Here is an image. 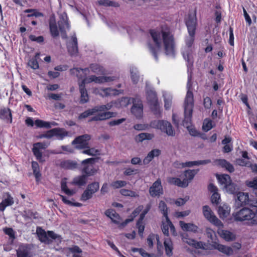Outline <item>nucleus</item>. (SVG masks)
<instances>
[{
    "label": "nucleus",
    "instance_id": "obj_1",
    "mask_svg": "<svg viewBox=\"0 0 257 257\" xmlns=\"http://www.w3.org/2000/svg\"><path fill=\"white\" fill-rule=\"evenodd\" d=\"M147 45L150 52L158 60V54L164 48L166 55L173 56L175 52L174 38L172 33H148Z\"/></svg>",
    "mask_w": 257,
    "mask_h": 257
},
{
    "label": "nucleus",
    "instance_id": "obj_2",
    "mask_svg": "<svg viewBox=\"0 0 257 257\" xmlns=\"http://www.w3.org/2000/svg\"><path fill=\"white\" fill-rule=\"evenodd\" d=\"M191 76H188L187 87L188 91L184 101V119L183 121V125L185 126L190 135L194 137L198 136L199 132L191 124V120L194 106L193 94L190 91Z\"/></svg>",
    "mask_w": 257,
    "mask_h": 257
},
{
    "label": "nucleus",
    "instance_id": "obj_3",
    "mask_svg": "<svg viewBox=\"0 0 257 257\" xmlns=\"http://www.w3.org/2000/svg\"><path fill=\"white\" fill-rule=\"evenodd\" d=\"M117 78V77L116 76H97L96 75H89L88 77H85L82 79H79L78 84L81 94L80 102L82 103H84L88 100V95L85 88V85L86 84L94 82L97 84H101L115 81Z\"/></svg>",
    "mask_w": 257,
    "mask_h": 257
},
{
    "label": "nucleus",
    "instance_id": "obj_4",
    "mask_svg": "<svg viewBox=\"0 0 257 257\" xmlns=\"http://www.w3.org/2000/svg\"><path fill=\"white\" fill-rule=\"evenodd\" d=\"M70 72L71 75H76L78 79H82L87 77V75L90 73L103 75L105 73V69L100 64L94 63L90 64L88 68L85 69L73 68L70 70Z\"/></svg>",
    "mask_w": 257,
    "mask_h": 257
},
{
    "label": "nucleus",
    "instance_id": "obj_5",
    "mask_svg": "<svg viewBox=\"0 0 257 257\" xmlns=\"http://www.w3.org/2000/svg\"><path fill=\"white\" fill-rule=\"evenodd\" d=\"M235 220L247 221L250 225H257V208L251 209L244 207L233 213Z\"/></svg>",
    "mask_w": 257,
    "mask_h": 257
},
{
    "label": "nucleus",
    "instance_id": "obj_6",
    "mask_svg": "<svg viewBox=\"0 0 257 257\" xmlns=\"http://www.w3.org/2000/svg\"><path fill=\"white\" fill-rule=\"evenodd\" d=\"M113 106L115 107V101L109 102L105 105L95 106L97 114L91 118V120H103L116 116V113L108 111Z\"/></svg>",
    "mask_w": 257,
    "mask_h": 257
},
{
    "label": "nucleus",
    "instance_id": "obj_7",
    "mask_svg": "<svg viewBox=\"0 0 257 257\" xmlns=\"http://www.w3.org/2000/svg\"><path fill=\"white\" fill-rule=\"evenodd\" d=\"M49 26L50 32H66L70 30V25L65 13L60 16V20L57 24L54 19L51 18L49 22Z\"/></svg>",
    "mask_w": 257,
    "mask_h": 257
},
{
    "label": "nucleus",
    "instance_id": "obj_8",
    "mask_svg": "<svg viewBox=\"0 0 257 257\" xmlns=\"http://www.w3.org/2000/svg\"><path fill=\"white\" fill-rule=\"evenodd\" d=\"M62 37L66 42L67 51L72 57H76L78 54L77 39L75 34L71 33L67 36V33H62Z\"/></svg>",
    "mask_w": 257,
    "mask_h": 257
},
{
    "label": "nucleus",
    "instance_id": "obj_9",
    "mask_svg": "<svg viewBox=\"0 0 257 257\" xmlns=\"http://www.w3.org/2000/svg\"><path fill=\"white\" fill-rule=\"evenodd\" d=\"M195 33H188L186 36L185 42L187 47L183 49L182 51V54L184 59L188 61V67L192 66V49L191 46L194 42Z\"/></svg>",
    "mask_w": 257,
    "mask_h": 257
},
{
    "label": "nucleus",
    "instance_id": "obj_10",
    "mask_svg": "<svg viewBox=\"0 0 257 257\" xmlns=\"http://www.w3.org/2000/svg\"><path fill=\"white\" fill-rule=\"evenodd\" d=\"M151 126L152 127L160 130L168 136H174L175 135V131L173 130L171 124L167 121L155 120L151 122Z\"/></svg>",
    "mask_w": 257,
    "mask_h": 257
},
{
    "label": "nucleus",
    "instance_id": "obj_11",
    "mask_svg": "<svg viewBox=\"0 0 257 257\" xmlns=\"http://www.w3.org/2000/svg\"><path fill=\"white\" fill-rule=\"evenodd\" d=\"M203 214L204 217L209 222L218 228H223V223L216 216L211 209L207 205H205L202 207Z\"/></svg>",
    "mask_w": 257,
    "mask_h": 257
},
{
    "label": "nucleus",
    "instance_id": "obj_12",
    "mask_svg": "<svg viewBox=\"0 0 257 257\" xmlns=\"http://www.w3.org/2000/svg\"><path fill=\"white\" fill-rule=\"evenodd\" d=\"M217 249L219 251L228 255H231L233 254V249L228 246L219 243L217 242H212V243L206 242L205 250Z\"/></svg>",
    "mask_w": 257,
    "mask_h": 257
},
{
    "label": "nucleus",
    "instance_id": "obj_13",
    "mask_svg": "<svg viewBox=\"0 0 257 257\" xmlns=\"http://www.w3.org/2000/svg\"><path fill=\"white\" fill-rule=\"evenodd\" d=\"M147 242L150 248H152L154 245L157 244L158 256H160L163 254L164 248L158 234L154 233L149 234L147 237Z\"/></svg>",
    "mask_w": 257,
    "mask_h": 257
},
{
    "label": "nucleus",
    "instance_id": "obj_14",
    "mask_svg": "<svg viewBox=\"0 0 257 257\" xmlns=\"http://www.w3.org/2000/svg\"><path fill=\"white\" fill-rule=\"evenodd\" d=\"M147 98L148 103L150 105L152 109L155 113H157L158 109V102L155 92L150 88H149L148 83H146Z\"/></svg>",
    "mask_w": 257,
    "mask_h": 257
},
{
    "label": "nucleus",
    "instance_id": "obj_15",
    "mask_svg": "<svg viewBox=\"0 0 257 257\" xmlns=\"http://www.w3.org/2000/svg\"><path fill=\"white\" fill-rule=\"evenodd\" d=\"M99 188V184L98 182H93L89 184L82 194L81 200L85 201L90 199L93 195L98 190Z\"/></svg>",
    "mask_w": 257,
    "mask_h": 257
},
{
    "label": "nucleus",
    "instance_id": "obj_16",
    "mask_svg": "<svg viewBox=\"0 0 257 257\" xmlns=\"http://www.w3.org/2000/svg\"><path fill=\"white\" fill-rule=\"evenodd\" d=\"M185 24L188 32H195L197 25V19L195 11L189 12L185 18Z\"/></svg>",
    "mask_w": 257,
    "mask_h": 257
},
{
    "label": "nucleus",
    "instance_id": "obj_17",
    "mask_svg": "<svg viewBox=\"0 0 257 257\" xmlns=\"http://www.w3.org/2000/svg\"><path fill=\"white\" fill-rule=\"evenodd\" d=\"M182 240L183 242L188 244L189 245L195 248H200L205 250L206 247V242L202 241H197L189 237L188 234L183 233L181 235Z\"/></svg>",
    "mask_w": 257,
    "mask_h": 257
},
{
    "label": "nucleus",
    "instance_id": "obj_18",
    "mask_svg": "<svg viewBox=\"0 0 257 257\" xmlns=\"http://www.w3.org/2000/svg\"><path fill=\"white\" fill-rule=\"evenodd\" d=\"M95 159L89 158L82 161L83 165L82 172L87 175H92L96 172V170L93 167V163Z\"/></svg>",
    "mask_w": 257,
    "mask_h": 257
},
{
    "label": "nucleus",
    "instance_id": "obj_19",
    "mask_svg": "<svg viewBox=\"0 0 257 257\" xmlns=\"http://www.w3.org/2000/svg\"><path fill=\"white\" fill-rule=\"evenodd\" d=\"M91 139L89 135H84L76 138L73 142L72 144L76 145V148L77 149L87 148L88 146V141Z\"/></svg>",
    "mask_w": 257,
    "mask_h": 257
},
{
    "label": "nucleus",
    "instance_id": "obj_20",
    "mask_svg": "<svg viewBox=\"0 0 257 257\" xmlns=\"http://www.w3.org/2000/svg\"><path fill=\"white\" fill-rule=\"evenodd\" d=\"M48 146V144L44 143H37L34 144L33 152L39 161L43 162L45 161L42 157L41 150L46 148Z\"/></svg>",
    "mask_w": 257,
    "mask_h": 257
},
{
    "label": "nucleus",
    "instance_id": "obj_21",
    "mask_svg": "<svg viewBox=\"0 0 257 257\" xmlns=\"http://www.w3.org/2000/svg\"><path fill=\"white\" fill-rule=\"evenodd\" d=\"M131 112L137 118L140 119L143 115V105L141 101L135 100L131 108Z\"/></svg>",
    "mask_w": 257,
    "mask_h": 257
},
{
    "label": "nucleus",
    "instance_id": "obj_22",
    "mask_svg": "<svg viewBox=\"0 0 257 257\" xmlns=\"http://www.w3.org/2000/svg\"><path fill=\"white\" fill-rule=\"evenodd\" d=\"M149 192L151 196H159L163 194V190L160 179L157 180L150 188Z\"/></svg>",
    "mask_w": 257,
    "mask_h": 257
},
{
    "label": "nucleus",
    "instance_id": "obj_23",
    "mask_svg": "<svg viewBox=\"0 0 257 257\" xmlns=\"http://www.w3.org/2000/svg\"><path fill=\"white\" fill-rule=\"evenodd\" d=\"M210 162L209 160L187 162L185 163H181L176 161L174 163V166L177 168H183L186 167H192L193 166H199L200 165L206 164Z\"/></svg>",
    "mask_w": 257,
    "mask_h": 257
},
{
    "label": "nucleus",
    "instance_id": "obj_24",
    "mask_svg": "<svg viewBox=\"0 0 257 257\" xmlns=\"http://www.w3.org/2000/svg\"><path fill=\"white\" fill-rule=\"evenodd\" d=\"M169 229H170L171 232L174 235L176 234L175 228L171 221L169 219L168 217H165V220L162 222V229L163 233L167 236H169Z\"/></svg>",
    "mask_w": 257,
    "mask_h": 257
},
{
    "label": "nucleus",
    "instance_id": "obj_25",
    "mask_svg": "<svg viewBox=\"0 0 257 257\" xmlns=\"http://www.w3.org/2000/svg\"><path fill=\"white\" fill-rule=\"evenodd\" d=\"M95 93H98L102 96H107L110 95H116L122 92L121 90H117L111 88L97 89L95 90Z\"/></svg>",
    "mask_w": 257,
    "mask_h": 257
},
{
    "label": "nucleus",
    "instance_id": "obj_26",
    "mask_svg": "<svg viewBox=\"0 0 257 257\" xmlns=\"http://www.w3.org/2000/svg\"><path fill=\"white\" fill-rule=\"evenodd\" d=\"M150 209V206L148 205L146 208L143 210V212L141 213L140 219L138 221L137 223V226L138 228V232L139 235L141 236H143V232L145 228V226L143 223V219L146 215V214L148 212L149 210Z\"/></svg>",
    "mask_w": 257,
    "mask_h": 257
},
{
    "label": "nucleus",
    "instance_id": "obj_27",
    "mask_svg": "<svg viewBox=\"0 0 257 257\" xmlns=\"http://www.w3.org/2000/svg\"><path fill=\"white\" fill-rule=\"evenodd\" d=\"M218 228L217 233L219 236L226 241H231L235 239V235L227 230L221 229Z\"/></svg>",
    "mask_w": 257,
    "mask_h": 257
},
{
    "label": "nucleus",
    "instance_id": "obj_28",
    "mask_svg": "<svg viewBox=\"0 0 257 257\" xmlns=\"http://www.w3.org/2000/svg\"><path fill=\"white\" fill-rule=\"evenodd\" d=\"M135 100L130 97H124L115 101V107L117 108H122L127 106Z\"/></svg>",
    "mask_w": 257,
    "mask_h": 257
},
{
    "label": "nucleus",
    "instance_id": "obj_29",
    "mask_svg": "<svg viewBox=\"0 0 257 257\" xmlns=\"http://www.w3.org/2000/svg\"><path fill=\"white\" fill-rule=\"evenodd\" d=\"M208 190L212 193L211 197V202L212 203L218 204L220 200V194L218 193V189L212 184H210L208 185Z\"/></svg>",
    "mask_w": 257,
    "mask_h": 257
},
{
    "label": "nucleus",
    "instance_id": "obj_30",
    "mask_svg": "<svg viewBox=\"0 0 257 257\" xmlns=\"http://www.w3.org/2000/svg\"><path fill=\"white\" fill-rule=\"evenodd\" d=\"M17 257H31L30 248L28 245H21L17 250Z\"/></svg>",
    "mask_w": 257,
    "mask_h": 257
},
{
    "label": "nucleus",
    "instance_id": "obj_31",
    "mask_svg": "<svg viewBox=\"0 0 257 257\" xmlns=\"http://www.w3.org/2000/svg\"><path fill=\"white\" fill-rule=\"evenodd\" d=\"M217 212L219 217L224 219L227 218L230 213V208L226 204H223L218 207Z\"/></svg>",
    "mask_w": 257,
    "mask_h": 257
},
{
    "label": "nucleus",
    "instance_id": "obj_32",
    "mask_svg": "<svg viewBox=\"0 0 257 257\" xmlns=\"http://www.w3.org/2000/svg\"><path fill=\"white\" fill-rule=\"evenodd\" d=\"M14 203V198L9 193L6 194V197L0 203V211H4L7 206H11Z\"/></svg>",
    "mask_w": 257,
    "mask_h": 257
},
{
    "label": "nucleus",
    "instance_id": "obj_33",
    "mask_svg": "<svg viewBox=\"0 0 257 257\" xmlns=\"http://www.w3.org/2000/svg\"><path fill=\"white\" fill-rule=\"evenodd\" d=\"M179 224L181 228L185 231L192 232L196 233L197 232L198 227L195 224L191 223H185L183 221H180Z\"/></svg>",
    "mask_w": 257,
    "mask_h": 257
},
{
    "label": "nucleus",
    "instance_id": "obj_34",
    "mask_svg": "<svg viewBox=\"0 0 257 257\" xmlns=\"http://www.w3.org/2000/svg\"><path fill=\"white\" fill-rule=\"evenodd\" d=\"M236 202L239 205H244L249 202V196L247 193L239 192L237 194Z\"/></svg>",
    "mask_w": 257,
    "mask_h": 257
},
{
    "label": "nucleus",
    "instance_id": "obj_35",
    "mask_svg": "<svg viewBox=\"0 0 257 257\" xmlns=\"http://www.w3.org/2000/svg\"><path fill=\"white\" fill-rule=\"evenodd\" d=\"M36 233L38 235L39 240L43 242L49 244L51 242V240L48 238V233L47 234L45 230L41 227H37Z\"/></svg>",
    "mask_w": 257,
    "mask_h": 257
},
{
    "label": "nucleus",
    "instance_id": "obj_36",
    "mask_svg": "<svg viewBox=\"0 0 257 257\" xmlns=\"http://www.w3.org/2000/svg\"><path fill=\"white\" fill-rule=\"evenodd\" d=\"M0 118L8 122L11 123L12 122V117L10 109L6 108L0 109Z\"/></svg>",
    "mask_w": 257,
    "mask_h": 257
},
{
    "label": "nucleus",
    "instance_id": "obj_37",
    "mask_svg": "<svg viewBox=\"0 0 257 257\" xmlns=\"http://www.w3.org/2000/svg\"><path fill=\"white\" fill-rule=\"evenodd\" d=\"M164 245L166 254L168 256L173 255V245L172 240L169 238H166L164 240Z\"/></svg>",
    "mask_w": 257,
    "mask_h": 257
},
{
    "label": "nucleus",
    "instance_id": "obj_38",
    "mask_svg": "<svg viewBox=\"0 0 257 257\" xmlns=\"http://www.w3.org/2000/svg\"><path fill=\"white\" fill-rule=\"evenodd\" d=\"M161 154V151L159 149H154L150 152L147 156L143 160L144 164H147L149 163L155 157L159 156Z\"/></svg>",
    "mask_w": 257,
    "mask_h": 257
},
{
    "label": "nucleus",
    "instance_id": "obj_39",
    "mask_svg": "<svg viewBox=\"0 0 257 257\" xmlns=\"http://www.w3.org/2000/svg\"><path fill=\"white\" fill-rule=\"evenodd\" d=\"M214 164L216 165L220 166L222 167L225 168L227 171H228L230 172H232L234 171V168L232 165L227 162L225 160H216L214 162Z\"/></svg>",
    "mask_w": 257,
    "mask_h": 257
},
{
    "label": "nucleus",
    "instance_id": "obj_40",
    "mask_svg": "<svg viewBox=\"0 0 257 257\" xmlns=\"http://www.w3.org/2000/svg\"><path fill=\"white\" fill-rule=\"evenodd\" d=\"M154 138V135L153 134L148 133H142L137 135L135 140L136 142L139 143L143 142L146 140H151Z\"/></svg>",
    "mask_w": 257,
    "mask_h": 257
},
{
    "label": "nucleus",
    "instance_id": "obj_41",
    "mask_svg": "<svg viewBox=\"0 0 257 257\" xmlns=\"http://www.w3.org/2000/svg\"><path fill=\"white\" fill-rule=\"evenodd\" d=\"M105 215L108 217L115 223L118 224L120 222L119 215L112 209H108L105 212Z\"/></svg>",
    "mask_w": 257,
    "mask_h": 257
},
{
    "label": "nucleus",
    "instance_id": "obj_42",
    "mask_svg": "<svg viewBox=\"0 0 257 257\" xmlns=\"http://www.w3.org/2000/svg\"><path fill=\"white\" fill-rule=\"evenodd\" d=\"M168 182L172 184L177 185L179 187H186L188 186V182L186 180L181 181L180 179L177 178H169Z\"/></svg>",
    "mask_w": 257,
    "mask_h": 257
},
{
    "label": "nucleus",
    "instance_id": "obj_43",
    "mask_svg": "<svg viewBox=\"0 0 257 257\" xmlns=\"http://www.w3.org/2000/svg\"><path fill=\"white\" fill-rule=\"evenodd\" d=\"M35 124L38 127H45L49 128L52 126L57 125V123L55 122L45 121L40 119H37L35 121Z\"/></svg>",
    "mask_w": 257,
    "mask_h": 257
},
{
    "label": "nucleus",
    "instance_id": "obj_44",
    "mask_svg": "<svg viewBox=\"0 0 257 257\" xmlns=\"http://www.w3.org/2000/svg\"><path fill=\"white\" fill-rule=\"evenodd\" d=\"M61 190L68 196L73 195L75 193V190L73 189H69L67 186V179L64 178L62 179L61 183Z\"/></svg>",
    "mask_w": 257,
    "mask_h": 257
},
{
    "label": "nucleus",
    "instance_id": "obj_45",
    "mask_svg": "<svg viewBox=\"0 0 257 257\" xmlns=\"http://www.w3.org/2000/svg\"><path fill=\"white\" fill-rule=\"evenodd\" d=\"M217 179L220 185L222 186L223 188L226 186V185L229 183H230L231 181L230 176L225 174L218 175Z\"/></svg>",
    "mask_w": 257,
    "mask_h": 257
},
{
    "label": "nucleus",
    "instance_id": "obj_46",
    "mask_svg": "<svg viewBox=\"0 0 257 257\" xmlns=\"http://www.w3.org/2000/svg\"><path fill=\"white\" fill-rule=\"evenodd\" d=\"M131 78L134 84H137L140 80L138 71L135 67L130 68Z\"/></svg>",
    "mask_w": 257,
    "mask_h": 257
},
{
    "label": "nucleus",
    "instance_id": "obj_47",
    "mask_svg": "<svg viewBox=\"0 0 257 257\" xmlns=\"http://www.w3.org/2000/svg\"><path fill=\"white\" fill-rule=\"evenodd\" d=\"M54 135L59 140H62L68 135V132L64 128H54Z\"/></svg>",
    "mask_w": 257,
    "mask_h": 257
},
{
    "label": "nucleus",
    "instance_id": "obj_48",
    "mask_svg": "<svg viewBox=\"0 0 257 257\" xmlns=\"http://www.w3.org/2000/svg\"><path fill=\"white\" fill-rule=\"evenodd\" d=\"M163 96L164 98L165 107L166 109L171 108L172 105V96L171 94L168 92H164Z\"/></svg>",
    "mask_w": 257,
    "mask_h": 257
},
{
    "label": "nucleus",
    "instance_id": "obj_49",
    "mask_svg": "<svg viewBox=\"0 0 257 257\" xmlns=\"http://www.w3.org/2000/svg\"><path fill=\"white\" fill-rule=\"evenodd\" d=\"M198 170H188L184 172V180H186L189 183L193 179L194 176L197 174Z\"/></svg>",
    "mask_w": 257,
    "mask_h": 257
},
{
    "label": "nucleus",
    "instance_id": "obj_50",
    "mask_svg": "<svg viewBox=\"0 0 257 257\" xmlns=\"http://www.w3.org/2000/svg\"><path fill=\"white\" fill-rule=\"evenodd\" d=\"M87 180L86 175H83L79 176L76 177L74 178L72 182V184L77 185L78 186H82L86 184Z\"/></svg>",
    "mask_w": 257,
    "mask_h": 257
},
{
    "label": "nucleus",
    "instance_id": "obj_51",
    "mask_svg": "<svg viewBox=\"0 0 257 257\" xmlns=\"http://www.w3.org/2000/svg\"><path fill=\"white\" fill-rule=\"evenodd\" d=\"M32 167L33 171V173L36 177V181H39L41 176L39 164L37 162L33 161L32 162Z\"/></svg>",
    "mask_w": 257,
    "mask_h": 257
},
{
    "label": "nucleus",
    "instance_id": "obj_52",
    "mask_svg": "<svg viewBox=\"0 0 257 257\" xmlns=\"http://www.w3.org/2000/svg\"><path fill=\"white\" fill-rule=\"evenodd\" d=\"M97 114L95 107L89 109L84 112L82 113L78 117L79 119L87 117L90 115L96 116Z\"/></svg>",
    "mask_w": 257,
    "mask_h": 257
},
{
    "label": "nucleus",
    "instance_id": "obj_53",
    "mask_svg": "<svg viewBox=\"0 0 257 257\" xmlns=\"http://www.w3.org/2000/svg\"><path fill=\"white\" fill-rule=\"evenodd\" d=\"M245 184L253 190L257 196V177L253 178L251 180L246 181Z\"/></svg>",
    "mask_w": 257,
    "mask_h": 257
},
{
    "label": "nucleus",
    "instance_id": "obj_54",
    "mask_svg": "<svg viewBox=\"0 0 257 257\" xmlns=\"http://www.w3.org/2000/svg\"><path fill=\"white\" fill-rule=\"evenodd\" d=\"M25 13H29L28 14L25 19L26 18H30L34 16L36 17H39L43 16V15L42 13L39 12L36 9H27L24 11Z\"/></svg>",
    "mask_w": 257,
    "mask_h": 257
},
{
    "label": "nucleus",
    "instance_id": "obj_55",
    "mask_svg": "<svg viewBox=\"0 0 257 257\" xmlns=\"http://www.w3.org/2000/svg\"><path fill=\"white\" fill-rule=\"evenodd\" d=\"M98 3L99 5L105 7H118L119 6L117 2L109 0H100Z\"/></svg>",
    "mask_w": 257,
    "mask_h": 257
},
{
    "label": "nucleus",
    "instance_id": "obj_56",
    "mask_svg": "<svg viewBox=\"0 0 257 257\" xmlns=\"http://www.w3.org/2000/svg\"><path fill=\"white\" fill-rule=\"evenodd\" d=\"M85 149V150L82 151V153L92 156H95L100 154V151L95 148H90L88 147L87 148Z\"/></svg>",
    "mask_w": 257,
    "mask_h": 257
},
{
    "label": "nucleus",
    "instance_id": "obj_57",
    "mask_svg": "<svg viewBox=\"0 0 257 257\" xmlns=\"http://www.w3.org/2000/svg\"><path fill=\"white\" fill-rule=\"evenodd\" d=\"M120 193L121 195L125 196H130L133 197H139V195L137 192L130 190L122 189L120 190Z\"/></svg>",
    "mask_w": 257,
    "mask_h": 257
},
{
    "label": "nucleus",
    "instance_id": "obj_58",
    "mask_svg": "<svg viewBox=\"0 0 257 257\" xmlns=\"http://www.w3.org/2000/svg\"><path fill=\"white\" fill-rule=\"evenodd\" d=\"M143 206H139L138 208H137L133 212V217L131 219H127L125 220V221L123 223L122 225H125L128 222L132 221L134 218L137 216L140 212L143 210Z\"/></svg>",
    "mask_w": 257,
    "mask_h": 257
},
{
    "label": "nucleus",
    "instance_id": "obj_59",
    "mask_svg": "<svg viewBox=\"0 0 257 257\" xmlns=\"http://www.w3.org/2000/svg\"><path fill=\"white\" fill-rule=\"evenodd\" d=\"M126 184L127 182L125 181L116 180L112 182L110 186L114 189H118L124 187Z\"/></svg>",
    "mask_w": 257,
    "mask_h": 257
},
{
    "label": "nucleus",
    "instance_id": "obj_60",
    "mask_svg": "<svg viewBox=\"0 0 257 257\" xmlns=\"http://www.w3.org/2000/svg\"><path fill=\"white\" fill-rule=\"evenodd\" d=\"M159 208L163 214L164 217L168 216V207L166 204L163 201H160L159 204Z\"/></svg>",
    "mask_w": 257,
    "mask_h": 257
},
{
    "label": "nucleus",
    "instance_id": "obj_61",
    "mask_svg": "<svg viewBox=\"0 0 257 257\" xmlns=\"http://www.w3.org/2000/svg\"><path fill=\"white\" fill-rule=\"evenodd\" d=\"M223 189L228 193L233 194L235 192L236 188L235 184L232 183L231 181L230 183H229Z\"/></svg>",
    "mask_w": 257,
    "mask_h": 257
},
{
    "label": "nucleus",
    "instance_id": "obj_62",
    "mask_svg": "<svg viewBox=\"0 0 257 257\" xmlns=\"http://www.w3.org/2000/svg\"><path fill=\"white\" fill-rule=\"evenodd\" d=\"M213 127L212 121L210 119H204L202 128L205 132H208Z\"/></svg>",
    "mask_w": 257,
    "mask_h": 257
},
{
    "label": "nucleus",
    "instance_id": "obj_63",
    "mask_svg": "<svg viewBox=\"0 0 257 257\" xmlns=\"http://www.w3.org/2000/svg\"><path fill=\"white\" fill-rule=\"evenodd\" d=\"M62 166L66 169H73L77 167V164L72 161H66L63 163Z\"/></svg>",
    "mask_w": 257,
    "mask_h": 257
},
{
    "label": "nucleus",
    "instance_id": "obj_64",
    "mask_svg": "<svg viewBox=\"0 0 257 257\" xmlns=\"http://www.w3.org/2000/svg\"><path fill=\"white\" fill-rule=\"evenodd\" d=\"M189 199V197L188 196H185L184 198H179L175 201V204L177 206H181L184 205L187 202Z\"/></svg>",
    "mask_w": 257,
    "mask_h": 257
}]
</instances>
